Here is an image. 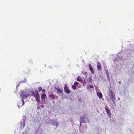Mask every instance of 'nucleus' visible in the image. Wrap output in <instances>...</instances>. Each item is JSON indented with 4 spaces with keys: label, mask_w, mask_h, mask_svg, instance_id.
Returning a JSON list of instances; mask_svg holds the SVG:
<instances>
[{
    "label": "nucleus",
    "mask_w": 134,
    "mask_h": 134,
    "mask_svg": "<svg viewBox=\"0 0 134 134\" xmlns=\"http://www.w3.org/2000/svg\"><path fill=\"white\" fill-rule=\"evenodd\" d=\"M20 98H21V101L22 102V105H21V107L23 106L25 104V102L24 101V99H25L27 97L29 96H30L29 94H24V95H22L21 94H20Z\"/></svg>",
    "instance_id": "obj_1"
},
{
    "label": "nucleus",
    "mask_w": 134,
    "mask_h": 134,
    "mask_svg": "<svg viewBox=\"0 0 134 134\" xmlns=\"http://www.w3.org/2000/svg\"><path fill=\"white\" fill-rule=\"evenodd\" d=\"M51 125H52L55 126L56 127L59 125V122L57 121L56 119H53L51 121Z\"/></svg>",
    "instance_id": "obj_2"
},
{
    "label": "nucleus",
    "mask_w": 134,
    "mask_h": 134,
    "mask_svg": "<svg viewBox=\"0 0 134 134\" xmlns=\"http://www.w3.org/2000/svg\"><path fill=\"white\" fill-rule=\"evenodd\" d=\"M64 92L68 94H69L70 93L71 91L69 89V87L68 86L67 84H65L64 85Z\"/></svg>",
    "instance_id": "obj_3"
},
{
    "label": "nucleus",
    "mask_w": 134,
    "mask_h": 134,
    "mask_svg": "<svg viewBox=\"0 0 134 134\" xmlns=\"http://www.w3.org/2000/svg\"><path fill=\"white\" fill-rule=\"evenodd\" d=\"M55 89L56 90L57 94L60 96L63 93V90L60 89L59 87H55Z\"/></svg>",
    "instance_id": "obj_4"
},
{
    "label": "nucleus",
    "mask_w": 134,
    "mask_h": 134,
    "mask_svg": "<svg viewBox=\"0 0 134 134\" xmlns=\"http://www.w3.org/2000/svg\"><path fill=\"white\" fill-rule=\"evenodd\" d=\"M25 118L21 120L20 124V128L21 129L24 128L25 125Z\"/></svg>",
    "instance_id": "obj_5"
},
{
    "label": "nucleus",
    "mask_w": 134,
    "mask_h": 134,
    "mask_svg": "<svg viewBox=\"0 0 134 134\" xmlns=\"http://www.w3.org/2000/svg\"><path fill=\"white\" fill-rule=\"evenodd\" d=\"M105 109L106 110V111L107 113L108 114L109 117H110V118H111V111L109 109V108L108 107H106L105 108Z\"/></svg>",
    "instance_id": "obj_6"
},
{
    "label": "nucleus",
    "mask_w": 134,
    "mask_h": 134,
    "mask_svg": "<svg viewBox=\"0 0 134 134\" xmlns=\"http://www.w3.org/2000/svg\"><path fill=\"white\" fill-rule=\"evenodd\" d=\"M104 70H105L106 74L107 76V79L109 81V83H110V76L109 72L107 69H105Z\"/></svg>",
    "instance_id": "obj_7"
},
{
    "label": "nucleus",
    "mask_w": 134,
    "mask_h": 134,
    "mask_svg": "<svg viewBox=\"0 0 134 134\" xmlns=\"http://www.w3.org/2000/svg\"><path fill=\"white\" fill-rule=\"evenodd\" d=\"M110 93H109V95L110 97V98H111V99H112L115 98V96L114 94L113 93V92L111 91H110Z\"/></svg>",
    "instance_id": "obj_8"
},
{
    "label": "nucleus",
    "mask_w": 134,
    "mask_h": 134,
    "mask_svg": "<svg viewBox=\"0 0 134 134\" xmlns=\"http://www.w3.org/2000/svg\"><path fill=\"white\" fill-rule=\"evenodd\" d=\"M46 97V93H43L41 94V98L42 99V100L44 101V103H45L46 102L45 98Z\"/></svg>",
    "instance_id": "obj_9"
},
{
    "label": "nucleus",
    "mask_w": 134,
    "mask_h": 134,
    "mask_svg": "<svg viewBox=\"0 0 134 134\" xmlns=\"http://www.w3.org/2000/svg\"><path fill=\"white\" fill-rule=\"evenodd\" d=\"M79 83V82H75L74 83V84L72 86V88L74 90H76V89L77 86H78V84Z\"/></svg>",
    "instance_id": "obj_10"
},
{
    "label": "nucleus",
    "mask_w": 134,
    "mask_h": 134,
    "mask_svg": "<svg viewBox=\"0 0 134 134\" xmlns=\"http://www.w3.org/2000/svg\"><path fill=\"white\" fill-rule=\"evenodd\" d=\"M88 67L90 71L92 74H94V72L93 67L91 65V64H89L88 65Z\"/></svg>",
    "instance_id": "obj_11"
},
{
    "label": "nucleus",
    "mask_w": 134,
    "mask_h": 134,
    "mask_svg": "<svg viewBox=\"0 0 134 134\" xmlns=\"http://www.w3.org/2000/svg\"><path fill=\"white\" fill-rule=\"evenodd\" d=\"M80 125H81L82 123H85L86 122L85 121V119L81 117L80 118Z\"/></svg>",
    "instance_id": "obj_12"
},
{
    "label": "nucleus",
    "mask_w": 134,
    "mask_h": 134,
    "mask_svg": "<svg viewBox=\"0 0 134 134\" xmlns=\"http://www.w3.org/2000/svg\"><path fill=\"white\" fill-rule=\"evenodd\" d=\"M33 97H34L35 98V100L36 101L40 100V95H33Z\"/></svg>",
    "instance_id": "obj_13"
},
{
    "label": "nucleus",
    "mask_w": 134,
    "mask_h": 134,
    "mask_svg": "<svg viewBox=\"0 0 134 134\" xmlns=\"http://www.w3.org/2000/svg\"><path fill=\"white\" fill-rule=\"evenodd\" d=\"M96 94L97 95L99 99H101L102 98L103 95L101 92H97Z\"/></svg>",
    "instance_id": "obj_14"
},
{
    "label": "nucleus",
    "mask_w": 134,
    "mask_h": 134,
    "mask_svg": "<svg viewBox=\"0 0 134 134\" xmlns=\"http://www.w3.org/2000/svg\"><path fill=\"white\" fill-rule=\"evenodd\" d=\"M48 97L51 98L53 100H54L55 99V95L52 94H49Z\"/></svg>",
    "instance_id": "obj_15"
},
{
    "label": "nucleus",
    "mask_w": 134,
    "mask_h": 134,
    "mask_svg": "<svg viewBox=\"0 0 134 134\" xmlns=\"http://www.w3.org/2000/svg\"><path fill=\"white\" fill-rule=\"evenodd\" d=\"M131 82L130 80H129L128 81L127 85V86L124 85V88L125 89H126L127 87H128V86L130 85V83Z\"/></svg>",
    "instance_id": "obj_16"
},
{
    "label": "nucleus",
    "mask_w": 134,
    "mask_h": 134,
    "mask_svg": "<svg viewBox=\"0 0 134 134\" xmlns=\"http://www.w3.org/2000/svg\"><path fill=\"white\" fill-rule=\"evenodd\" d=\"M97 67V69L99 70H100L101 69L100 64L99 62L98 63Z\"/></svg>",
    "instance_id": "obj_17"
},
{
    "label": "nucleus",
    "mask_w": 134,
    "mask_h": 134,
    "mask_svg": "<svg viewBox=\"0 0 134 134\" xmlns=\"http://www.w3.org/2000/svg\"><path fill=\"white\" fill-rule=\"evenodd\" d=\"M21 92L20 93V94H21L22 95H24V94H28L27 93V92L26 91H24L21 90Z\"/></svg>",
    "instance_id": "obj_18"
},
{
    "label": "nucleus",
    "mask_w": 134,
    "mask_h": 134,
    "mask_svg": "<svg viewBox=\"0 0 134 134\" xmlns=\"http://www.w3.org/2000/svg\"><path fill=\"white\" fill-rule=\"evenodd\" d=\"M77 80L79 82H81L82 81V79L80 76H78L77 78Z\"/></svg>",
    "instance_id": "obj_19"
},
{
    "label": "nucleus",
    "mask_w": 134,
    "mask_h": 134,
    "mask_svg": "<svg viewBox=\"0 0 134 134\" xmlns=\"http://www.w3.org/2000/svg\"><path fill=\"white\" fill-rule=\"evenodd\" d=\"M39 92H38V91H35L34 92H33L32 93V94L33 95L40 94L38 93Z\"/></svg>",
    "instance_id": "obj_20"
},
{
    "label": "nucleus",
    "mask_w": 134,
    "mask_h": 134,
    "mask_svg": "<svg viewBox=\"0 0 134 134\" xmlns=\"http://www.w3.org/2000/svg\"><path fill=\"white\" fill-rule=\"evenodd\" d=\"M117 57H118V58L121 61H122L123 60L124 57L119 56V55H118Z\"/></svg>",
    "instance_id": "obj_21"
},
{
    "label": "nucleus",
    "mask_w": 134,
    "mask_h": 134,
    "mask_svg": "<svg viewBox=\"0 0 134 134\" xmlns=\"http://www.w3.org/2000/svg\"><path fill=\"white\" fill-rule=\"evenodd\" d=\"M94 86L91 85H89L87 87V89L88 90L90 88L93 89L94 88Z\"/></svg>",
    "instance_id": "obj_22"
},
{
    "label": "nucleus",
    "mask_w": 134,
    "mask_h": 134,
    "mask_svg": "<svg viewBox=\"0 0 134 134\" xmlns=\"http://www.w3.org/2000/svg\"><path fill=\"white\" fill-rule=\"evenodd\" d=\"M39 130V128L38 127V129L36 130V132H35V134H38V131Z\"/></svg>",
    "instance_id": "obj_23"
},
{
    "label": "nucleus",
    "mask_w": 134,
    "mask_h": 134,
    "mask_svg": "<svg viewBox=\"0 0 134 134\" xmlns=\"http://www.w3.org/2000/svg\"><path fill=\"white\" fill-rule=\"evenodd\" d=\"M86 113H84V114H83L82 116H81V117H82L83 118H84L85 119V118H86Z\"/></svg>",
    "instance_id": "obj_24"
},
{
    "label": "nucleus",
    "mask_w": 134,
    "mask_h": 134,
    "mask_svg": "<svg viewBox=\"0 0 134 134\" xmlns=\"http://www.w3.org/2000/svg\"><path fill=\"white\" fill-rule=\"evenodd\" d=\"M117 58L114 57L113 59V62L115 63L116 62V61L117 60Z\"/></svg>",
    "instance_id": "obj_25"
},
{
    "label": "nucleus",
    "mask_w": 134,
    "mask_h": 134,
    "mask_svg": "<svg viewBox=\"0 0 134 134\" xmlns=\"http://www.w3.org/2000/svg\"><path fill=\"white\" fill-rule=\"evenodd\" d=\"M37 102V105H40L41 104V101L40 100L37 101H36Z\"/></svg>",
    "instance_id": "obj_26"
},
{
    "label": "nucleus",
    "mask_w": 134,
    "mask_h": 134,
    "mask_svg": "<svg viewBox=\"0 0 134 134\" xmlns=\"http://www.w3.org/2000/svg\"><path fill=\"white\" fill-rule=\"evenodd\" d=\"M38 92H40L41 91H42V88L41 87H39L38 88Z\"/></svg>",
    "instance_id": "obj_27"
},
{
    "label": "nucleus",
    "mask_w": 134,
    "mask_h": 134,
    "mask_svg": "<svg viewBox=\"0 0 134 134\" xmlns=\"http://www.w3.org/2000/svg\"><path fill=\"white\" fill-rule=\"evenodd\" d=\"M111 100H112V102L113 103H115L116 102V99L115 98L112 99H111Z\"/></svg>",
    "instance_id": "obj_28"
},
{
    "label": "nucleus",
    "mask_w": 134,
    "mask_h": 134,
    "mask_svg": "<svg viewBox=\"0 0 134 134\" xmlns=\"http://www.w3.org/2000/svg\"><path fill=\"white\" fill-rule=\"evenodd\" d=\"M29 62L30 64H33V61L32 59H30L29 60Z\"/></svg>",
    "instance_id": "obj_29"
},
{
    "label": "nucleus",
    "mask_w": 134,
    "mask_h": 134,
    "mask_svg": "<svg viewBox=\"0 0 134 134\" xmlns=\"http://www.w3.org/2000/svg\"><path fill=\"white\" fill-rule=\"evenodd\" d=\"M37 105V110L40 109L41 106L40 105Z\"/></svg>",
    "instance_id": "obj_30"
},
{
    "label": "nucleus",
    "mask_w": 134,
    "mask_h": 134,
    "mask_svg": "<svg viewBox=\"0 0 134 134\" xmlns=\"http://www.w3.org/2000/svg\"><path fill=\"white\" fill-rule=\"evenodd\" d=\"M89 79L90 80H91L90 81V82L92 81V76H90V77L89 78Z\"/></svg>",
    "instance_id": "obj_31"
},
{
    "label": "nucleus",
    "mask_w": 134,
    "mask_h": 134,
    "mask_svg": "<svg viewBox=\"0 0 134 134\" xmlns=\"http://www.w3.org/2000/svg\"><path fill=\"white\" fill-rule=\"evenodd\" d=\"M21 82H19V83L18 84V85H16V89H17V88H18V87L19 86V84L20 83H21Z\"/></svg>",
    "instance_id": "obj_32"
},
{
    "label": "nucleus",
    "mask_w": 134,
    "mask_h": 134,
    "mask_svg": "<svg viewBox=\"0 0 134 134\" xmlns=\"http://www.w3.org/2000/svg\"><path fill=\"white\" fill-rule=\"evenodd\" d=\"M111 99H109V98L107 99V100L108 102H109L110 103L111 102Z\"/></svg>",
    "instance_id": "obj_33"
},
{
    "label": "nucleus",
    "mask_w": 134,
    "mask_h": 134,
    "mask_svg": "<svg viewBox=\"0 0 134 134\" xmlns=\"http://www.w3.org/2000/svg\"><path fill=\"white\" fill-rule=\"evenodd\" d=\"M42 91L44 93L45 92L46 90L44 89H42Z\"/></svg>",
    "instance_id": "obj_34"
},
{
    "label": "nucleus",
    "mask_w": 134,
    "mask_h": 134,
    "mask_svg": "<svg viewBox=\"0 0 134 134\" xmlns=\"http://www.w3.org/2000/svg\"><path fill=\"white\" fill-rule=\"evenodd\" d=\"M41 106V107H42V108H44V105L43 104H41V106Z\"/></svg>",
    "instance_id": "obj_35"
},
{
    "label": "nucleus",
    "mask_w": 134,
    "mask_h": 134,
    "mask_svg": "<svg viewBox=\"0 0 134 134\" xmlns=\"http://www.w3.org/2000/svg\"><path fill=\"white\" fill-rule=\"evenodd\" d=\"M117 60L116 61V62L119 63V60H118V57H117Z\"/></svg>",
    "instance_id": "obj_36"
},
{
    "label": "nucleus",
    "mask_w": 134,
    "mask_h": 134,
    "mask_svg": "<svg viewBox=\"0 0 134 134\" xmlns=\"http://www.w3.org/2000/svg\"><path fill=\"white\" fill-rule=\"evenodd\" d=\"M44 103V101L43 100H42V102H41V104H43Z\"/></svg>",
    "instance_id": "obj_37"
},
{
    "label": "nucleus",
    "mask_w": 134,
    "mask_h": 134,
    "mask_svg": "<svg viewBox=\"0 0 134 134\" xmlns=\"http://www.w3.org/2000/svg\"><path fill=\"white\" fill-rule=\"evenodd\" d=\"M30 92L31 93H32V94H30V96L31 95V96H33V95L32 94H32V93L33 92L31 91V92Z\"/></svg>",
    "instance_id": "obj_38"
},
{
    "label": "nucleus",
    "mask_w": 134,
    "mask_h": 134,
    "mask_svg": "<svg viewBox=\"0 0 134 134\" xmlns=\"http://www.w3.org/2000/svg\"><path fill=\"white\" fill-rule=\"evenodd\" d=\"M40 130V133H39V134H42V130Z\"/></svg>",
    "instance_id": "obj_39"
},
{
    "label": "nucleus",
    "mask_w": 134,
    "mask_h": 134,
    "mask_svg": "<svg viewBox=\"0 0 134 134\" xmlns=\"http://www.w3.org/2000/svg\"><path fill=\"white\" fill-rule=\"evenodd\" d=\"M58 96H55V98H56V99H57L58 98Z\"/></svg>",
    "instance_id": "obj_40"
},
{
    "label": "nucleus",
    "mask_w": 134,
    "mask_h": 134,
    "mask_svg": "<svg viewBox=\"0 0 134 134\" xmlns=\"http://www.w3.org/2000/svg\"><path fill=\"white\" fill-rule=\"evenodd\" d=\"M87 72H85L84 73V74L85 75H87Z\"/></svg>",
    "instance_id": "obj_41"
},
{
    "label": "nucleus",
    "mask_w": 134,
    "mask_h": 134,
    "mask_svg": "<svg viewBox=\"0 0 134 134\" xmlns=\"http://www.w3.org/2000/svg\"><path fill=\"white\" fill-rule=\"evenodd\" d=\"M21 105H20V106L19 105H18H18H17V106H18V107L19 108H20V107H21Z\"/></svg>",
    "instance_id": "obj_42"
},
{
    "label": "nucleus",
    "mask_w": 134,
    "mask_h": 134,
    "mask_svg": "<svg viewBox=\"0 0 134 134\" xmlns=\"http://www.w3.org/2000/svg\"><path fill=\"white\" fill-rule=\"evenodd\" d=\"M113 104L115 107L116 106V104L115 103H113Z\"/></svg>",
    "instance_id": "obj_43"
},
{
    "label": "nucleus",
    "mask_w": 134,
    "mask_h": 134,
    "mask_svg": "<svg viewBox=\"0 0 134 134\" xmlns=\"http://www.w3.org/2000/svg\"><path fill=\"white\" fill-rule=\"evenodd\" d=\"M119 84H121V82L120 81H119Z\"/></svg>",
    "instance_id": "obj_44"
},
{
    "label": "nucleus",
    "mask_w": 134,
    "mask_h": 134,
    "mask_svg": "<svg viewBox=\"0 0 134 134\" xmlns=\"http://www.w3.org/2000/svg\"><path fill=\"white\" fill-rule=\"evenodd\" d=\"M82 61L83 63H85V62H84V60L83 59H82Z\"/></svg>",
    "instance_id": "obj_45"
},
{
    "label": "nucleus",
    "mask_w": 134,
    "mask_h": 134,
    "mask_svg": "<svg viewBox=\"0 0 134 134\" xmlns=\"http://www.w3.org/2000/svg\"><path fill=\"white\" fill-rule=\"evenodd\" d=\"M82 72V73H83V74H84V71H83Z\"/></svg>",
    "instance_id": "obj_46"
},
{
    "label": "nucleus",
    "mask_w": 134,
    "mask_h": 134,
    "mask_svg": "<svg viewBox=\"0 0 134 134\" xmlns=\"http://www.w3.org/2000/svg\"><path fill=\"white\" fill-rule=\"evenodd\" d=\"M22 82H25V81H23Z\"/></svg>",
    "instance_id": "obj_47"
},
{
    "label": "nucleus",
    "mask_w": 134,
    "mask_h": 134,
    "mask_svg": "<svg viewBox=\"0 0 134 134\" xmlns=\"http://www.w3.org/2000/svg\"><path fill=\"white\" fill-rule=\"evenodd\" d=\"M111 104L112 105V106H113V104H112V103H111Z\"/></svg>",
    "instance_id": "obj_48"
},
{
    "label": "nucleus",
    "mask_w": 134,
    "mask_h": 134,
    "mask_svg": "<svg viewBox=\"0 0 134 134\" xmlns=\"http://www.w3.org/2000/svg\"><path fill=\"white\" fill-rule=\"evenodd\" d=\"M118 99L119 100H120V98H118Z\"/></svg>",
    "instance_id": "obj_49"
},
{
    "label": "nucleus",
    "mask_w": 134,
    "mask_h": 134,
    "mask_svg": "<svg viewBox=\"0 0 134 134\" xmlns=\"http://www.w3.org/2000/svg\"><path fill=\"white\" fill-rule=\"evenodd\" d=\"M31 100H33V99H31Z\"/></svg>",
    "instance_id": "obj_50"
},
{
    "label": "nucleus",
    "mask_w": 134,
    "mask_h": 134,
    "mask_svg": "<svg viewBox=\"0 0 134 134\" xmlns=\"http://www.w3.org/2000/svg\"><path fill=\"white\" fill-rule=\"evenodd\" d=\"M99 77H101V76L100 75H99Z\"/></svg>",
    "instance_id": "obj_51"
},
{
    "label": "nucleus",
    "mask_w": 134,
    "mask_h": 134,
    "mask_svg": "<svg viewBox=\"0 0 134 134\" xmlns=\"http://www.w3.org/2000/svg\"><path fill=\"white\" fill-rule=\"evenodd\" d=\"M124 59L125 60V58L124 57Z\"/></svg>",
    "instance_id": "obj_52"
},
{
    "label": "nucleus",
    "mask_w": 134,
    "mask_h": 134,
    "mask_svg": "<svg viewBox=\"0 0 134 134\" xmlns=\"http://www.w3.org/2000/svg\"><path fill=\"white\" fill-rule=\"evenodd\" d=\"M120 52H119V53H118V54H119L120 53Z\"/></svg>",
    "instance_id": "obj_53"
},
{
    "label": "nucleus",
    "mask_w": 134,
    "mask_h": 134,
    "mask_svg": "<svg viewBox=\"0 0 134 134\" xmlns=\"http://www.w3.org/2000/svg\"><path fill=\"white\" fill-rule=\"evenodd\" d=\"M54 101H53V103H54Z\"/></svg>",
    "instance_id": "obj_54"
},
{
    "label": "nucleus",
    "mask_w": 134,
    "mask_h": 134,
    "mask_svg": "<svg viewBox=\"0 0 134 134\" xmlns=\"http://www.w3.org/2000/svg\"><path fill=\"white\" fill-rule=\"evenodd\" d=\"M87 118V119L88 120V118Z\"/></svg>",
    "instance_id": "obj_55"
},
{
    "label": "nucleus",
    "mask_w": 134,
    "mask_h": 134,
    "mask_svg": "<svg viewBox=\"0 0 134 134\" xmlns=\"http://www.w3.org/2000/svg\"><path fill=\"white\" fill-rule=\"evenodd\" d=\"M104 100V99H103L102 100Z\"/></svg>",
    "instance_id": "obj_56"
},
{
    "label": "nucleus",
    "mask_w": 134,
    "mask_h": 134,
    "mask_svg": "<svg viewBox=\"0 0 134 134\" xmlns=\"http://www.w3.org/2000/svg\"><path fill=\"white\" fill-rule=\"evenodd\" d=\"M85 82H84V83H85Z\"/></svg>",
    "instance_id": "obj_57"
}]
</instances>
